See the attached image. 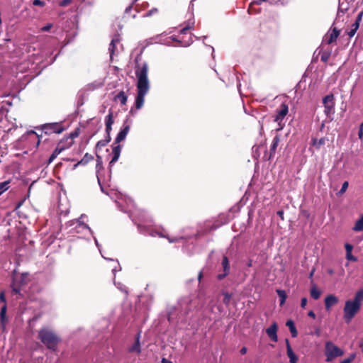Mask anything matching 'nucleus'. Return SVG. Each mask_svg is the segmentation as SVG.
<instances>
[{
  "label": "nucleus",
  "instance_id": "de8ad7c7",
  "mask_svg": "<svg viewBox=\"0 0 363 363\" xmlns=\"http://www.w3.org/2000/svg\"><path fill=\"white\" fill-rule=\"evenodd\" d=\"M206 227L209 228L208 231H211V230H216L219 227V225H216V224L208 223L206 225Z\"/></svg>",
  "mask_w": 363,
  "mask_h": 363
},
{
  "label": "nucleus",
  "instance_id": "39448f33",
  "mask_svg": "<svg viewBox=\"0 0 363 363\" xmlns=\"http://www.w3.org/2000/svg\"><path fill=\"white\" fill-rule=\"evenodd\" d=\"M40 136L34 131L30 130L23 134L18 140V145L30 150L36 149L40 145Z\"/></svg>",
  "mask_w": 363,
  "mask_h": 363
},
{
  "label": "nucleus",
  "instance_id": "6e6552de",
  "mask_svg": "<svg viewBox=\"0 0 363 363\" xmlns=\"http://www.w3.org/2000/svg\"><path fill=\"white\" fill-rule=\"evenodd\" d=\"M289 113V106L286 104L282 103L276 110L274 116V121L277 123V128L275 129L277 132L281 130L285 126V118Z\"/></svg>",
  "mask_w": 363,
  "mask_h": 363
},
{
  "label": "nucleus",
  "instance_id": "6e6d98bb",
  "mask_svg": "<svg viewBox=\"0 0 363 363\" xmlns=\"http://www.w3.org/2000/svg\"><path fill=\"white\" fill-rule=\"evenodd\" d=\"M328 59H329V55L323 53V54L321 55V60H322L323 62H327V61L328 60Z\"/></svg>",
  "mask_w": 363,
  "mask_h": 363
},
{
  "label": "nucleus",
  "instance_id": "e433bc0d",
  "mask_svg": "<svg viewBox=\"0 0 363 363\" xmlns=\"http://www.w3.org/2000/svg\"><path fill=\"white\" fill-rule=\"evenodd\" d=\"M62 149L56 148L53 151L52 155H50V157L48 160V162L49 163L52 162L57 157V155L62 152Z\"/></svg>",
  "mask_w": 363,
  "mask_h": 363
},
{
  "label": "nucleus",
  "instance_id": "4468645a",
  "mask_svg": "<svg viewBox=\"0 0 363 363\" xmlns=\"http://www.w3.org/2000/svg\"><path fill=\"white\" fill-rule=\"evenodd\" d=\"M86 218V216L82 215L79 219L73 221V225H75L74 229L76 233H80L86 231L93 234L91 229L84 223Z\"/></svg>",
  "mask_w": 363,
  "mask_h": 363
},
{
  "label": "nucleus",
  "instance_id": "9d476101",
  "mask_svg": "<svg viewBox=\"0 0 363 363\" xmlns=\"http://www.w3.org/2000/svg\"><path fill=\"white\" fill-rule=\"evenodd\" d=\"M101 256L105 259H107V260H109V261H111L112 262H113L114 265L112 269V272L113 274V284L118 290H120L121 292L124 293L125 295H128V292L127 287L121 282H119V281L117 282L115 280L116 273L118 272H120L121 270V267L120 266V264H119L118 259L105 257L102 254H101Z\"/></svg>",
  "mask_w": 363,
  "mask_h": 363
},
{
  "label": "nucleus",
  "instance_id": "6ab92c4d",
  "mask_svg": "<svg viewBox=\"0 0 363 363\" xmlns=\"http://www.w3.org/2000/svg\"><path fill=\"white\" fill-rule=\"evenodd\" d=\"M286 352L287 356L289 358L290 363H297L298 357L293 352V350L290 345L289 341L288 339H286Z\"/></svg>",
  "mask_w": 363,
  "mask_h": 363
},
{
  "label": "nucleus",
  "instance_id": "338daca9",
  "mask_svg": "<svg viewBox=\"0 0 363 363\" xmlns=\"http://www.w3.org/2000/svg\"><path fill=\"white\" fill-rule=\"evenodd\" d=\"M252 266V260L251 259H250L247 263V267H251Z\"/></svg>",
  "mask_w": 363,
  "mask_h": 363
},
{
  "label": "nucleus",
  "instance_id": "8fccbe9b",
  "mask_svg": "<svg viewBox=\"0 0 363 363\" xmlns=\"http://www.w3.org/2000/svg\"><path fill=\"white\" fill-rule=\"evenodd\" d=\"M307 298L306 297H303L301 300V307L304 308L306 306L307 304Z\"/></svg>",
  "mask_w": 363,
  "mask_h": 363
},
{
  "label": "nucleus",
  "instance_id": "7ed1b4c3",
  "mask_svg": "<svg viewBox=\"0 0 363 363\" xmlns=\"http://www.w3.org/2000/svg\"><path fill=\"white\" fill-rule=\"evenodd\" d=\"M128 118H126L123 124V126L118 133L117 134V136L114 141V146L112 149L111 152V160L110 161V167L113 166L119 159L122 147L119 144L121 141L124 140L128 135V133L130 131V123H128Z\"/></svg>",
  "mask_w": 363,
  "mask_h": 363
},
{
  "label": "nucleus",
  "instance_id": "20e7f679",
  "mask_svg": "<svg viewBox=\"0 0 363 363\" xmlns=\"http://www.w3.org/2000/svg\"><path fill=\"white\" fill-rule=\"evenodd\" d=\"M38 339L50 350H57V345L60 342V338L52 330L48 328H41L38 332Z\"/></svg>",
  "mask_w": 363,
  "mask_h": 363
},
{
  "label": "nucleus",
  "instance_id": "cd10ccee",
  "mask_svg": "<svg viewBox=\"0 0 363 363\" xmlns=\"http://www.w3.org/2000/svg\"><path fill=\"white\" fill-rule=\"evenodd\" d=\"M127 96L123 91H121L114 96L115 101H118L121 105H125L127 102Z\"/></svg>",
  "mask_w": 363,
  "mask_h": 363
},
{
  "label": "nucleus",
  "instance_id": "7c9ffc66",
  "mask_svg": "<svg viewBox=\"0 0 363 363\" xmlns=\"http://www.w3.org/2000/svg\"><path fill=\"white\" fill-rule=\"evenodd\" d=\"M352 300L357 304H360L362 306V301H363V289L357 291L355 293L354 298Z\"/></svg>",
  "mask_w": 363,
  "mask_h": 363
},
{
  "label": "nucleus",
  "instance_id": "dca6fc26",
  "mask_svg": "<svg viewBox=\"0 0 363 363\" xmlns=\"http://www.w3.org/2000/svg\"><path fill=\"white\" fill-rule=\"evenodd\" d=\"M221 265L223 268V272L218 274L217 278L218 280L223 279L230 273V267L228 259L226 256H223Z\"/></svg>",
  "mask_w": 363,
  "mask_h": 363
},
{
  "label": "nucleus",
  "instance_id": "e2e57ef3",
  "mask_svg": "<svg viewBox=\"0 0 363 363\" xmlns=\"http://www.w3.org/2000/svg\"><path fill=\"white\" fill-rule=\"evenodd\" d=\"M308 315L309 317H311L313 318H315V313L313 311H310L308 313Z\"/></svg>",
  "mask_w": 363,
  "mask_h": 363
},
{
  "label": "nucleus",
  "instance_id": "774afa93",
  "mask_svg": "<svg viewBox=\"0 0 363 363\" xmlns=\"http://www.w3.org/2000/svg\"><path fill=\"white\" fill-rule=\"evenodd\" d=\"M161 363H172V362L163 358Z\"/></svg>",
  "mask_w": 363,
  "mask_h": 363
},
{
  "label": "nucleus",
  "instance_id": "b1692460",
  "mask_svg": "<svg viewBox=\"0 0 363 363\" xmlns=\"http://www.w3.org/2000/svg\"><path fill=\"white\" fill-rule=\"evenodd\" d=\"M286 325L289 328L291 336L293 337H296L298 335V331L295 326L294 322L292 320H288L286 323Z\"/></svg>",
  "mask_w": 363,
  "mask_h": 363
},
{
  "label": "nucleus",
  "instance_id": "393cba45",
  "mask_svg": "<svg viewBox=\"0 0 363 363\" xmlns=\"http://www.w3.org/2000/svg\"><path fill=\"white\" fill-rule=\"evenodd\" d=\"M6 305L4 304V306L1 308L0 311V322L1 325L3 330H4L6 326Z\"/></svg>",
  "mask_w": 363,
  "mask_h": 363
},
{
  "label": "nucleus",
  "instance_id": "ddd939ff",
  "mask_svg": "<svg viewBox=\"0 0 363 363\" xmlns=\"http://www.w3.org/2000/svg\"><path fill=\"white\" fill-rule=\"evenodd\" d=\"M324 112L328 117H330L335 112L334 96L328 94L323 99Z\"/></svg>",
  "mask_w": 363,
  "mask_h": 363
},
{
  "label": "nucleus",
  "instance_id": "4c0bfd02",
  "mask_svg": "<svg viewBox=\"0 0 363 363\" xmlns=\"http://www.w3.org/2000/svg\"><path fill=\"white\" fill-rule=\"evenodd\" d=\"M223 295L224 296L223 298V303L226 305V306H228L230 304V299H231V294H229L228 292H223Z\"/></svg>",
  "mask_w": 363,
  "mask_h": 363
},
{
  "label": "nucleus",
  "instance_id": "a878e982",
  "mask_svg": "<svg viewBox=\"0 0 363 363\" xmlns=\"http://www.w3.org/2000/svg\"><path fill=\"white\" fill-rule=\"evenodd\" d=\"M310 294H311V296L314 300H318L321 295V291L317 287V286L315 284H313L312 286V287L311 288Z\"/></svg>",
  "mask_w": 363,
  "mask_h": 363
},
{
  "label": "nucleus",
  "instance_id": "ea45409f",
  "mask_svg": "<svg viewBox=\"0 0 363 363\" xmlns=\"http://www.w3.org/2000/svg\"><path fill=\"white\" fill-rule=\"evenodd\" d=\"M9 182H4L0 183V195L9 189Z\"/></svg>",
  "mask_w": 363,
  "mask_h": 363
},
{
  "label": "nucleus",
  "instance_id": "49530a36",
  "mask_svg": "<svg viewBox=\"0 0 363 363\" xmlns=\"http://www.w3.org/2000/svg\"><path fill=\"white\" fill-rule=\"evenodd\" d=\"M52 27V23H48V24H47L45 26L41 28V31H43V32H48V31H49L51 29Z\"/></svg>",
  "mask_w": 363,
  "mask_h": 363
},
{
  "label": "nucleus",
  "instance_id": "c85d7f7f",
  "mask_svg": "<svg viewBox=\"0 0 363 363\" xmlns=\"http://www.w3.org/2000/svg\"><path fill=\"white\" fill-rule=\"evenodd\" d=\"M352 230L356 232L363 230V214L360 216L359 219L355 222Z\"/></svg>",
  "mask_w": 363,
  "mask_h": 363
},
{
  "label": "nucleus",
  "instance_id": "69168bd1",
  "mask_svg": "<svg viewBox=\"0 0 363 363\" xmlns=\"http://www.w3.org/2000/svg\"><path fill=\"white\" fill-rule=\"evenodd\" d=\"M247 352V348L243 347L241 350H240V353L241 354H245V353Z\"/></svg>",
  "mask_w": 363,
  "mask_h": 363
},
{
  "label": "nucleus",
  "instance_id": "5fc2aeb1",
  "mask_svg": "<svg viewBox=\"0 0 363 363\" xmlns=\"http://www.w3.org/2000/svg\"><path fill=\"white\" fill-rule=\"evenodd\" d=\"M111 130H112V125H106V135H111Z\"/></svg>",
  "mask_w": 363,
  "mask_h": 363
},
{
  "label": "nucleus",
  "instance_id": "9b49d317",
  "mask_svg": "<svg viewBox=\"0 0 363 363\" xmlns=\"http://www.w3.org/2000/svg\"><path fill=\"white\" fill-rule=\"evenodd\" d=\"M343 352L338 347L335 345L331 342H327L325 344V355H326V361L330 362L333 359L342 356Z\"/></svg>",
  "mask_w": 363,
  "mask_h": 363
},
{
  "label": "nucleus",
  "instance_id": "603ef678",
  "mask_svg": "<svg viewBox=\"0 0 363 363\" xmlns=\"http://www.w3.org/2000/svg\"><path fill=\"white\" fill-rule=\"evenodd\" d=\"M353 359H354V355H352L351 357L342 360L340 363H350L353 360Z\"/></svg>",
  "mask_w": 363,
  "mask_h": 363
},
{
  "label": "nucleus",
  "instance_id": "79ce46f5",
  "mask_svg": "<svg viewBox=\"0 0 363 363\" xmlns=\"http://www.w3.org/2000/svg\"><path fill=\"white\" fill-rule=\"evenodd\" d=\"M157 9L156 8H153L151 10L148 11L145 14H144L143 16V17H148V16H150L152 15H153L154 13H157Z\"/></svg>",
  "mask_w": 363,
  "mask_h": 363
},
{
  "label": "nucleus",
  "instance_id": "a211bd4d",
  "mask_svg": "<svg viewBox=\"0 0 363 363\" xmlns=\"http://www.w3.org/2000/svg\"><path fill=\"white\" fill-rule=\"evenodd\" d=\"M277 330L278 325L276 322H274L270 327L266 329V333L269 337L274 342H277Z\"/></svg>",
  "mask_w": 363,
  "mask_h": 363
},
{
  "label": "nucleus",
  "instance_id": "c03bdc74",
  "mask_svg": "<svg viewBox=\"0 0 363 363\" xmlns=\"http://www.w3.org/2000/svg\"><path fill=\"white\" fill-rule=\"evenodd\" d=\"M72 0H62L59 2V6L62 7L67 6L72 3Z\"/></svg>",
  "mask_w": 363,
  "mask_h": 363
},
{
  "label": "nucleus",
  "instance_id": "c9c22d12",
  "mask_svg": "<svg viewBox=\"0 0 363 363\" xmlns=\"http://www.w3.org/2000/svg\"><path fill=\"white\" fill-rule=\"evenodd\" d=\"M111 135H106L104 140H99L96 144V147L101 148L106 146L111 141Z\"/></svg>",
  "mask_w": 363,
  "mask_h": 363
},
{
  "label": "nucleus",
  "instance_id": "1a4fd4ad",
  "mask_svg": "<svg viewBox=\"0 0 363 363\" xmlns=\"http://www.w3.org/2000/svg\"><path fill=\"white\" fill-rule=\"evenodd\" d=\"M36 128L41 130L46 135H51L52 133L60 134L65 130L62 123H45L39 127H36Z\"/></svg>",
  "mask_w": 363,
  "mask_h": 363
},
{
  "label": "nucleus",
  "instance_id": "4be33fe9",
  "mask_svg": "<svg viewBox=\"0 0 363 363\" xmlns=\"http://www.w3.org/2000/svg\"><path fill=\"white\" fill-rule=\"evenodd\" d=\"M354 0H339L338 11L346 13L349 9V4L353 3Z\"/></svg>",
  "mask_w": 363,
  "mask_h": 363
},
{
  "label": "nucleus",
  "instance_id": "423d86ee",
  "mask_svg": "<svg viewBox=\"0 0 363 363\" xmlns=\"http://www.w3.org/2000/svg\"><path fill=\"white\" fill-rule=\"evenodd\" d=\"M30 274L28 272L18 274L16 270L13 272L11 288L15 294L21 295V289L30 281Z\"/></svg>",
  "mask_w": 363,
  "mask_h": 363
},
{
  "label": "nucleus",
  "instance_id": "bb28decb",
  "mask_svg": "<svg viewBox=\"0 0 363 363\" xmlns=\"http://www.w3.org/2000/svg\"><path fill=\"white\" fill-rule=\"evenodd\" d=\"M345 13L343 12H340V11H337L336 18L333 23L334 26H337V28L340 26L339 23H343L345 20Z\"/></svg>",
  "mask_w": 363,
  "mask_h": 363
},
{
  "label": "nucleus",
  "instance_id": "2f4dec72",
  "mask_svg": "<svg viewBox=\"0 0 363 363\" xmlns=\"http://www.w3.org/2000/svg\"><path fill=\"white\" fill-rule=\"evenodd\" d=\"M359 24H360V22L357 21L356 20H355L354 23H352V28L347 32V34L350 36V38H352L355 35L357 29L359 27Z\"/></svg>",
  "mask_w": 363,
  "mask_h": 363
},
{
  "label": "nucleus",
  "instance_id": "412c9836",
  "mask_svg": "<svg viewBox=\"0 0 363 363\" xmlns=\"http://www.w3.org/2000/svg\"><path fill=\"white\" fill-rule=\"evenodd\" d=\"M140 333H139L137 335V336L135 337V343L129 348L128 350L130 352H135L137 354L140 353L141 347H140Z\"/></svg>",
  "mask_w": 363,
  "mask_h": 363
},
{
  "label": "nucleus",
  "instance_id": "c756f323",
  "mask_svg": "<svg viewBox=\"0 0 363 363\" xmlns=\"http://www.w3.org/2000/svg\"><path fill=\"white\" fill-rule=\"evenodd\" d=\"M280 142V136L279 135L277 134L274 138H273L272 143L271 145L270 151L271 154L274 153L276 151V149Z\"/></svg>",
  "mask_w": 363,
  "mask_h": 363
},
{
  "label": "nucleus",
  "instance_id": "bf43d9fd",
  "mask_svg": "<svg viewBox=\"0 0 363 363\" xmlns=\"http://www.w3.org/2000/svg\"><path fill=\"white\" fill-rule=\"evenodd\" d=\"M168 320L169 322H173L174 320V316H173V313L172 312H169V314H168Z\"/></svg>",
  "mask_w": 363,
  "mask_h": 363
},
{
  "label": "nucleus",
  "instance_id": "a19ab883",
  "mask_svg": "<svg viewBox=\"0 0 363 363\" xmlns=\"http://www.w3.org/2000/svg\"><path fill=\"white\" fill-rule=\"evenodd\" d=\"M346 259L349 261L357 262V258L352 255V252L346 253Z\"/></svg>",
  "mask_w": 363,
  "mask_h": 363
},
{
  "label": "nucleus",
  "instance_id": "37998d69",
  "mask_svg": "<svg viewBox=\"0 0 363 363\" xmlns=\"http://www.w3.org/2000/svg\"><path fill=\"white\" fill-rule=\"evenodd\" d=\"M348 185H349L348 182H345L342 185V187L339 191V194H342L345 193L348 187Z\"/></svg>",
  "mask_w": 363,
  "mask_h": 363
},
{
  "label": "nucleus",
  "instance_id": "3c124183",
  "mask_svg": "<svg viewBox=\"0 0 363 363\" xmlns=\"http://www.w3.org/2000/svg\"><path fill=\"white\" fill-rule=\"evenodd\" d=\"M132 10H133V5L131 4L125 9V16H127L128 15L130 14V12Z\"/></svg>",
  "mask_w": 363,
  "mask_h": 363
},
{
  "label": "nucleus",
  "instance_id": "f8f14e48",
  "mask_svg": "<svg viewBox=\"0 0 363 363\" xmlns=\"http://www.w3.org/2000/svg\"><path fill=\"white\" fill-rule=\"evenodd\" d=\"M179 305L181 308V316L179 317L178 321L186 323L187 321L186 317L189 315L192 303L189 298H184L179 302Z\"/></svg>",
  "mask_w": 363,
  "mask_h": 363
},
{
  "label": "nucleus",
  "instance_id": "2eb2a0df",
  "mask_svg": "<svg viewBox=\"0 0 363 363\" xmlns=\"http://www.w3.org/2000/svg\"><path fill=\"white\" fill-rule=\"evenodd\" d=\"M340 30L337 26H334L332 31L328 33L323 38V41L326 44H331L335 42L339 36Z\"/></svg>",
  "mask_w": 363,
  "mask_h": 363
},
{
  "label": "nucleus",
  "instance_id": "052dcab7",
  "mask_svg": "<svg viewBox=\"0 0 363 363\" xmlns=\"http://www.w3.org/2000/svg\"><path fill=\"white\" fill-rule=\"evenodd\" d=\"M313 334H314L315 335H316L318 337L320 336V330L318 328H316Z\"/></svg>",
  "mask_w": 363,
  "mask_h": 363
},
{
  "label": "nucleus",
  "instance_id": "72a5a7b5",
  "mask_svg": "<svg viewBox=\"0 0 363 363\" xmlns=\"http://www.w3.org/2000/svg\"><path fill=\"white\" fill-rule=\"evenodd\" d=\"M325 140L322 138L319 140L313 138L312 140V145L316 147V149H319L322 145H325Z\"/></svg>",
  "mask_w": 363,
  "mask_h": 363
},
{
  "label": "nucleus",
  "instance_id": "aec40b11",
  "mask_svg": "<svg viewBox=\"0 0 363 363\" xmlns=\"http://www.w3.org/2000/svg\"><path fill=\"white\" fill-rule=\"evenodd\" d=\"M120 44V38L118 36H115L111 41L109 45L108 51L110 53L111 59L115 55L116 50H117V45Z\"/></svg>",
  "mask_w": 363,
  "mask_h": 363
},
{
  "label": "nucleus",
  "instance_id": "09e8293b",
  "mask_svg": "<svg viewBox=\"0 0 363 363\" xmlns=\"http://www.w3.org/2000/svg\"><path fill=\"white\" fill-rule=\"evenodd\" d=\"M345 247L346 253L352 252V249H353V246L351 244L346 243L345 245Z\"/></svg>",
  "mask_w": 363,
  "mask_h": 363
},
{
  "label": "nucleus",
  "instance_id": "473e14b6",
  "mask_svg": "<svg viewBox=\"0 0 363 363\" xmlns=\"http://www.w3.org/2000/svg\"><path fill=\"white\" fill-rule=\"evenodd\" d=\"M277 294H278V296L280 298V306H283L286 301V298H287L285 291L282 290V289H277Z\"/></svg>",
  "mask_w": 363,
  "mask_h": 363
},
{
  "label": "nucleus",
  "instance_id": "f704fd0d",
  "mask_svg": "<svg viewBox=\"0 0 363 363\" xmlns=\"http://www.w3.org/2000/svg\"><path fill=\"white\" fill-rule=\"evenodd\" d=\"M194 25V19H189L188 22L186 23V25L180 30V33L182 34H185L187 30L191 29L193 26Z\"/></svg>",
  "mask_w": 363,
  "mask_h": 363
},
{
  "label": "nucleus",
  "instance_id": "f3484780",
  "mask_svg": "<svg viewBox=\"0 0 363 363\" xmlns=\"http://www.w3.org/2000/svg\"><path fill=\"white\" fill-rule=\"evenodd\" d=\"M325 308L329 311L331 308L339 302L338 298L334 294H329L325 298Z\"/></svg>",
  "mask_w": 363,
  "mask_h": 363
},
{
  "label": "nucleus",
  "instance_id": "680f3d73",
  "mask_svg": "<svg viewBox=\"0 0 363 363\" xmlns=\"http://www.w3.org/2000/svg\"><path fill=\"white\" fill-rule=\"evenodd\" d=\"M277 214L281 218V220H284V211L282 210L278 211Z\"/></svg>",
  "mask_w": 363,
  "mask_h": 363
},
{
  "label": "nucleus",
  "instance_id": "a18cd8bd",
  "mask_svg": "<svg viewBox=\"0 0 363 363\" xmlns=\"http://www.w3.org/2000/svg\"><path fill=\"white\" fill-rule=\"evenodd\" d=\"M33 4L34 6H44L45 5V1H42V0H33Z\"/></svg>",
  "mask_w": 363,
  "mask_h": 363
},
{
  "label": "nucleus",
  "instance_id": "864d4df0",
  "mask_svg": "<svg viewBox=\"0 0 363 363\" xmlns=\"http://www.w3.org/2000/svg\"><path fill=\"white\" fill-rule=\"evenodd\" d=\"M0 301L6 304V296H5L4 291H1L0 293Z\"/></svg>",
  "mask_w": 363,
  "mask_h": 363
},
{
  "label": "nucleus",
  "instance_id": "13d9d810",
  "mask_svg": "<svg viewBox=\"0 0 363 363\" xmlns=\"http://www.w3.org/2000/svg\"><path fill=\"white\" fill-rule=\"evenodd\" d=\"M94 242H95V245L96 246L98 247L100 253L101 254V245L99 243L96 237L94 236Z\"/></svg>",
  "mask_w": 363,
  "mask_h": 363
},
{
  "label": "nucleus",
  "instance_id": "58836bf2",
  "mask_svg": "<svg viewBox=\"0 0 363 363\" xmlns=\"http://www.w3.org/2000/svg\"><path fill=\"white\" fill-rule=\"evenodd\" d=\"M106 125H112L114 123L113 119V114L110 112L106 117L105 119Z\"/></svg>",
  "mask_w": 363,
  "mask_h": 363
},
{
  "label": "nucleus",
  "instance_id": "5701e85b",
  "mask_svg": "<svg viewBox=\"0 0 363 363\" xmlns=\"http://www.w3.org/2000/svg\"><path fill=\"white\" fill-rule=\"evenodd\" d=\"M93 159L94 157L91 155L86 153L83 158L74 165L73 169H76L79 165H86L89 161L92 160Z\"/></svg>",
  "mask_w": 363,
  "mask_h": 363
},
{
  "label": "nucleus",
  "instance_id": "0eeeda50",
  "mask_svg": "<svg viewBox=\"0 0 363 363\" xmlns=\"http://www.w3.org/2000/svg\"><path fill=\"white\" fill-rule=\"evenodd\" d=\"M361 305L351 299L347 300L343 308V319L346 323H350L359 311Z\"/></svg>",
  "mask_w": 363,
  "mask_h": 363
},
{
  "label": "nucleus",
  "instance_id": "f257e3e1",
  "mask_svg": "<svg viewBox=\"0 0 363 363\" xmlns=\"http://www.w3.org/2000/svg\"><path fill=\"white\" fill-rule=\"evenodd\" d=\"M111 167L109 166V174L107 177L103 176L104 172L103 162L101 157L97 155L96 164V172L99 185L103 193L109 196L117 204L118 208L123 212L128 213L129 217L138 227V232L144 235L152 237L158 236L160 238H167L170 243L183 241V252L189 255H192L200 252L202 249L209 242V238H203L202 231L194 230L188 228L182 230L181 235L169 237L164 233L163 228L157 229L152 225V218L143 210L134 208L133 202L130 199H125L127 205L125 207L123 204L124 201L121 193L114 191L113 189H106L105 185L110 186L108 182L111 179Z\"/></svg>",
  "mask_w": 363,
  "mask_h": 363
},
{
  "label": "nucleus",
  "instance_id": "f03ea898",
  "mask_svg": "<svg viewBox=\"0 0 363 363\" xmlns=\"http://www.w3.org/2000/svg\"><path fill=\"white\" fill-rule=\"evenodd\" d=\"M135 76L137 78V95L135 100V106L137 110L142 108L145 102V96L150 89V82L147 77L148 65L144 62L135 67Z\"/></svg>",
  "mask_w": 363,
  "mask_h": 363
},
{
  "label": "nucleus",
  "instance_id": "4d7b16f0",
  "mask_svg": "<svg viewBox=\"0 0 363 363\" xmlns=\"http://www.w3.org/2000/svg\"><path fill=\"white\" fill-rule=\"evenodd\" d=\"M362 17H363V11H360L357 18H356V21H359V22H361L362 21Z\"/></svg>",
  "mask_w": 363,
  "mask_h": 363
},
{
  "label": "nucleus",
  "instance_id": "0e129e2a",
  "mask_svg": "<svg viewBox=\"0 0 363 363\" xmlns=\"http://www.w3.org/2000/svg\"><path fill=\"white\" fill-rule=\"evenodd\" d=\"M358 137L360 140H362V138H363V130H362L359 129Z\"/></svg>",
  "mask_w": 363,
  "mask_h": 363
}]
</instances>
